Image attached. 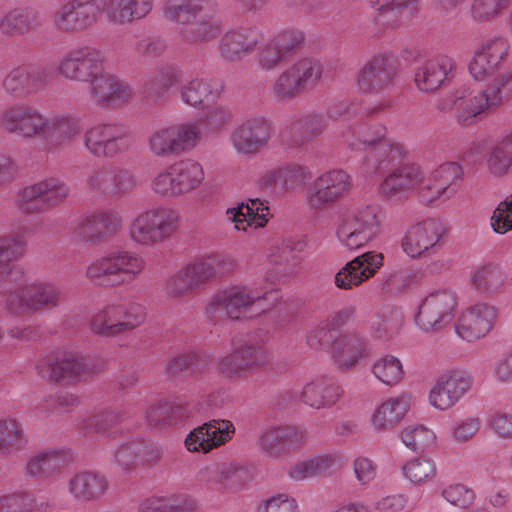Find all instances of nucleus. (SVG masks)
<instances>
[{"instance_id":"393cba45","label":"nucleus","mask_w":512,"mask_h":512,"mask_svg":"<svg viewBox=\"0 0 512 512\" xmlns=\"http://www.w3.org/2000/svg\"><path fill=\"white\" fill-rule=\"evenodd\" d=\"M383 254L368 251L355 257L335 275V285L340 289H350L372 277L383 265Z\"/></svg>"},{"instance_id":"9b49d317","label":"nucleus","mask_w":512,"mask_h":512,"mask_svg":"<svg viewBox=\"0 0 512 512\" xmlns=\"http://www.w3.org/2000/svg\"><path fill=\"white\" fill-rule=\"evenodd\" d=\"M380 223L378 207L367 205L339 226L337 237L347 248L358 249L377 236Z\"/></svg>"},{"instance_id":"5fc2aeb1","label":"nucleus","mask_w":512,"mask_h":512,"mask_svg":"<svg viewBox=\"0 0 512 512\" xmlns=\"http://www.w3.org/2000/svg\"><path fill=\"white\" fill-rule=\"evenodd\" d=\"M408 411V403L403 398L390 399L384 402L373 414L372 423L378 430L394 427Z\"/></svg>"},{"instance_id":"5701e85b","label":"nucleus","mask_w":512,"mask_h":512,"mask_svg":"<svg viewBox=\"0 0 512 512\" xmlns=\"http://www.w3.org/2000/svg\"><path fill=\"white\" fill-rule=\"evenodd\" d=\"M446 230L442 222L430 218L413 225L402 240V247L410 257L421 256L429 249H434Z\"/></svg>"},{"instance_id":"37998d69","label":"nucleus","mask_w":512,"mask_h":512,"mask_svg":"<svg viewBox=\"0 0 512 512\" xmlns=\"http://www.w3.org/2000/svg\"><path fill=\"white\" fill-rule=\"evenodd\" d=\"M371 6H378L376 20L385 26H395L410 20L417 11V0H368Z\"/></svg>"},{"instance_id":"0e129e2a","label":"nucleus","mask_w":512,"mask_h":512,"mask_svg":"<svg viewBox=\"0 0 512 512\" xmlns=\"http://www.w3.org/2000/svg\"><path fill=\"white\" fill-rule=\"evenodd\" d=\"M386 134V128L380 124H361L355 135L358 143H350V147L354 150H365L368 153L375 148L380 142H383V138Z\"/></svg>"},{"instance_id":"052dcab7","label":"nucleus","mask_w":512,"mask_h":512,"mask_svg":"<svg viewBox=\"0 0 512 512\" xmlns=\"http://www.w3.org/2000/svg\"><path fill=\"white\" fill-rule=\"evenodd\" d=\"M206 111L195 124H189L197 130V138L203 133L216 132L224 127L231 119L232 113L222 105L203 107Z\"/></svg>"},{"instance_id":"1a4fd4ad","label":"nucleus","mask_w":512,"mask_h":512,"mask_svg":"<svg viewBox=\"0 0 512 512\" xmlns=\"http://www.w3.org/2000/svg\"><path fill=\"white\" fill-rule=\"evenodd\" d=\"M456 306V297L452 291H433L419 305L415 321L426 332L438 331L452 321Z\"/></svg>"},{"instance_id":"6e6552de","label":"nucleus","mask_w":512,"mask_h":512,"mask_svg":"<svg viewBox=\"0 0 512 512\" xmlns=\"http://www.w3.org/2000/svg\"><path fill=\"white\" fill-rule=\"evenodd\" d=\"M93 361L80 354L67 352L52 361L37 365L38 374L63 385L75 384L94 372Z\"/></svg>"},{"instance_id":"69168bd1","label":"nucleus","mask_w":512,"mask_h":512,"mask_svg":"<svg viewBox=\"0 0 512 512\" xmlns=\"http://www.w3.org/2000/svg\"><path fill=\"white\" fill-rule=\"evenodd\" d=\"M400 438L404 445L415 453L424 452V450L432 445L436 439L433 431L423 425H415L405 428L401 432Z\"/></svg>"},{"instance_id":"72a5a7b5","label":"nucleus","mask_w":512,"mask_h":512,"mask_svg":"<svg viewBox=\"0 0 512 512\" xmlns=\"http://www.w3.org/2000/svg\"><path fill=\"white\" fill-rule=\"evenodd\" d=\"M263 40L264 36L257 27L231 30L222 36L219 51L225 60L235 61L254 51Z\"/></svg>"},{"instance_id":"2f4dec72","label":"nucleus","mask_w":512,"mask_h":512,"mask_svg":"<svg viewBox=\"0 0 512 512\" xmlns=\"http://www.w3.org/2000/svg\"><path fill=\"white\" fill-rule=\"evenodd\" d=\"M305 433L296 426H282L266 431L259 439L264 453L279 457L299 449L305 444Z\"/></svg>"},{"instance_id":"423d86ee","label":"nucleus","mask_w":512,"mask_h":512,"mask_svg":"<svg viewBox=\"0 0 512 512\" xmlns=\"http://www.w3.org/2000/svg\"><path fill=\"white\" fill-rule=\"evenodd\" d=\"M23 235L13 234L0 237V294L21 292L24 286V270L20 265H11L26 252Z\"/></svg>"},{"instance_id":"864d4df0","label":"nucleus","mask_w":512,"mask_h":512,"mask_svg":"<svg viewBox=\"0 0 512 512\" xmlns=\"http://www.w3.org/2000/svg\"><path fill=\"white\" fill-rule=\"evenodd\" d=\"M196 502L188 495H173L171 497H152L143 501L139 506L140 512H192Z\"/></svg>"},{"instance_id":"bf43d9fd","label":"nucleus","mask_w":512,"mask_h":512,"mask_svg":"<svg viewBox=\"0 0 512 512\" xmlns=\"http://www.w3.org/2000/svg\"><path fill=\"white\" fill-rule=\"evenodd\" d=\"M462 175L463 171L458 163H443L432 174L435 193H446V198H450L456 192L457 182L462 179Z\"/></svg>"},{"instance_id":"a18cd8bd","label":"nucleus","mask_w":512,"mask_h":512,"mask_svg":"<svg viewBox=\"0 0 512 512\" xmlns=\"http://www.w3.org/2000/svg\"><path fill=\"white\" fill-rule=\"evenodd\" d=\"M108 482L104 476L94 472H81L69 481V491L78 500L91 501L100 498Z\"/></svg>"},{"instance_id":"680f3d73","label":"nucleus","mask_w":512,"mask_h":512,"mask_svg":"<svg viewBox=\"0 0 512 512\" xmlns=\"http://www.w3.org/2000/svg\"><path fill=\"white\" fill-rule=\"evenodd\" d=\"M472 283L481 294H493L503 286L504 275L498 266L487 265L473 275Z\"/></svg>"},{"instance_id":"603ef678","label":"nucleus","mask_w":512,"mask_h":512,"mask_svg":"<svg viewBox=\"0 0 512 512\" xmlns=\"http://www.w3.org/2000/svg\"><path fill=\"white\" fill-rule=\"evenodd\" d=\"M79 131L78 123L70 117L58 116L51 119L45 118V125L41 136L53 145H62L70 141Z\"/></svg>"},{"instance_id":"58836bf2","label":"nucleus","mask_w":512,"mask_h":512,"mask_svg":"<svg viewBox=\"0 0 512 512\" xmlns=\"http://www.w3.org/2000/svg\"><path fill=\"white\" fill-rule=\"evenodd\" d=\"M342 389L333 377L322 376L307 383L300 394L304 404L315 408L334 405L342 395Z\"/></svg>"},{"instance_id":"338daca9","label":"nucleus","mask_w":512,"mask_h":512,"mask_svg":"<svg viewBox=\"0 0 512 512\" xmlns=\"http://www.w3.org/2000/svg\"><path fill=\"white\" fill-rule=\"evenodd\" d=\"M374 375L383 383L393 385L398 383L403 375V367L398 358L386 355L373 365Z\"/></svg>"},{"instance_id":"f8f14e48","label":"nucleus","mask_w":512,"mask_h":512,"mask_svg":"<svg viewBox=\"0 0 512 512\" xmlns=\"http://www.w3.org/2000/svg\"><path fill=\"white\" fill-rule=\"evenodd\" d=\"M498 93L496 86H488L471 97L469 90L462 88L442 104V109H456L458 122L467 126L486 110L501 104V97Z\"/></svg>"},{"instance_id":"774afa93","label":"nucleus","mask_w":512,"mask_h":512,"mask_svg":"<svg viewBox=\"0 0 512 512\" xmlns=\"http://www.w3.org/2000/svg\"><path fill=\"white\" fill-rule=\"evenodd\" d=\"M221 484L226 488L237 490L251 478L249 469L239 463H220Z\"/></svg>"},{"instance_id":"49530a36","label":"nucleus","mask_w":512,"mask_h":512,"mask_svg":"<svg viewBox=\"0 0 512 512\" xmlns=\"http://www.w3.org/2000/svg\"><path fill=\"white\" fill-rule=\"evenodd\" d=\"M332 355L340 368L347 369L366 357V344L356 335H342L333 340Z\"/></svg>"},{"instance_id":"aec40b11","label":"nucleus","mask_w":512,"mask_h":512,"mask_svg":"<svg viewBox=\"0 0 512 512\" xmlns=\"http://www.w3.org/2000/svg\"><path fill=\"white\" fill-rule=\"evenodd\" d=\"M87 188L99 196H116L133 187L131 173L116 165L99 167L86 179Z\"/></svg>"},{"instance_id":"4468645a","label":"nucleus","mask_w":512,"mask_h":512,"mask_svg":"<svg viewBox=\"0 0 512 512\" xmlns=\"http://www.w3.org/2000/svg\"><path fill=\"white\" fill-rule=\"evenodd\" d=\"M84 145L97 158H115L132 145L127 131L115 124L92 127L84 135Z\"/></svg>"},{"instance_id":"9d476101","label":"nucleus","mask_w":512,"mask_h":512,"mask_svg":"<svg viewBox=\"0 0 512 512\" xmlns=\"http://www.w3.org/2000/svg\"><path fill=\"white\" fill-rule=\"evenodd\" d=\"M178 215L175 211L159 208L139 215L131 224L130 234L134 241L151 244L169 237L176 229Z\"/></svg>"},{"instance_id":"09e8293b","label":"nucleus","mask_w":512,"mask_h":512,"mask_svg":"<svg viewBox=\"0 0 512 512\" xmlns=\"http://www.w3.org/2000/svg\"><path fill=\"white\" fill-rule=\"evenodd\" d=\"M188 417L189 411L185 405L168 401H159L146 411L148 424L158 429L176 425Z\"/></svg>"},{"instance_id":"b1692460","label":"nucleus","mask_w":512,"mask_h":512,"mask_svg":"<svg viewBox=\"0 0 512 512\" xmlns=\"http://www.w3.org/2000/svg\"><path fill=\"white\" fill-rule=\"evenodd\" d=\"M197 130L188 125L171 126L153 134L149 140L151 151L157 156H169L193 147Z\"/></svg>"},{"instance_id":"f03ea898","label":"nucleus","mask_w":512,"mask_h":512,"mask_svg":"<svg viewBox=\"0 0 512 512\" xmlns=\"http://www.w3.org/2000/svg\"><path fill=\"white\" fill-rule=\"evenodd\" d=\"M234 267V260L222 254H212L197 259L179 270L169 280V293L175 296L192 294L217 277L231 273Z\"/></svg>"},{"instance_id":"4d7b16f0","label":"nucleus","mask_w":512,"mask_h":512,"mask_svg":"<svg viewBox=\"0 0 512 512\" xmlns=\"http://www.w3.org/2000/svg\"><path fill=\"white\" fill-rule=\"evenodd\" d=\"M176 73L172 67H163L153 72L143 86V95L148 101L156 102L176 83Z\"/></svg>"},{"instance_id":"6e6d98bb","label":"nucleus","mask_w":512,"mask_h":512,"mask_svg":"<svg viewBox=\"0 0 512 512\" xmlns=\"http://www.w3.org/2000/svg\"><path fill=\"white\" fill-rule=\"evenodd\" d=\"M170 168L179 195L196 188L203 179L201 165L193 160L181 161Z\"/></svg>"},{"instance_id":"f704fd0d","label":"nucleus","mask_w":512,"mask_h":512,"mask_svg":"<svg viewBox=\"0 0 512 512\" xmlns=\"http://www.w3.org/2000/svg\"><path fill=\"white\" fill-rule=\"evenodd\" d=\"M270 137V124L263 118H254L244 122L234 130L231 136L235 148L244 154L258 152Z\"/></svg>"},{"instance_id":"ddd939ff","label":"nucleus","mask_w":512,"mask_h":512,"mask_svg":"<svg viewBox=\"0 0 512 512\" xmlns=\"http://www.w3.org/2000/svg\"><path fill=\"white\" fill-rule=\"evenodd\" d=\"M267 293L259 294L246 287H232L213 296L206 308V315L212 322L220 319H239L241 314L255 302L266 299Z\"/></svg>"},{"instance_id":"c756f323","label":"nucleus","mask_w":512,"mask_h":512,"mask_svg":"<svg viewBox=\"0 0 512 512\" xmlns=\"http://www.w3.org/2000/svg\"><path fill=\"white\" fill-rule=\"evenodd\" d=\"M496 319V308L479 304L468 309L458 318L455 331L462 339L472 342L484 337Z\"/></svg>"},{"instance_id":"6ab92c4d","label":"nucleus","mask_w":512,"mask_h":512,"mask_svg":"<svg viewBox=\"0 0 512 512\" xmlns=\"http://www.w3.org/2000/svg\"><path fill=\"white\" fill-rule=\"evenodd\" d=\"M268 355L260 344H244L219 363L220 371L227 377L246 376L265 366Z\"/></svg>"},{"instance_id":"ea45409f","label":"nucleus","mask_w":512,"mask_h":512,"mask_svg":"<svg viewBox=\"0 0 512 512\" xmlns=\"http://www.w3.org/2000/svg\"><path fill=\"white\" fill-rule=\"evenodd\" d=\"M162 454L159 446L147 440H135L123 444L114 454L116 463L124 470L138 464L156 462Z\"/></svg>"},{"instance_id":"13d9d810","label":"nucleus","mask_w":512,"mask_h":512,"mask_svg":"<svg viewBox=\"0 0 512 512\" xmlns=\"http://www.w3.org/2000/svg\"><path fill=\"white\" fill-rule=\"evenodd\" d=\"M232 220L235 222V228L240 230L241 223L247 222L248 225L254 224L256 227H264L268 221L269 207L258 198L251 199L247 204H241L233 209Z\"/></svg>"},{"instance_id":"20e7f679","label":"nucleus","mask_w":512,"mask_h":512,"mask_svg":"<svg viewBox=\"0 0 512 512\" xmlns=\"http://www.w3.org/2000/svg\"><path fill=\"white\" fill-rule=\"evenodd\" d=\"M322 75L321 63L304 58L283 71L273 85L274 95L280 99H292L316 86Z\"/></svg>"},{"instance_id":"473e14b6","label":"nucleus","mask_w":512,"mask_h":512,"mask_svg":"<svg viewBox=\"0 0 512 512\" xmlns=\"http://www.w3.org/2000/svg\"><path fill=\"white\" fill-rule=\"evenodd\" d=\"M455 62L447 55L425 61L415 71L414 81L424 92L435 91L453 77Z\"/></svg>"},{"instance_id":"8fccbe9b","label":"nucleus","mask_w":512,"mask_h":512,"mask_svg":"<svg viewBox=\"0 0 512 512\" xmlns=\"http://www.w3.org/2000/svg\"><path fill=\"white\" fill-rule=\"evenodd\" d=\"M209 364V357L203 353L191 352L172 358L166 367L170 377H190L202 373Z\"/></svg>"},{"instance_id":"4c0bfd02","label":"nucleus","mask_w":512,"mask_h":512,"mask_svg":"<svg viewBox=\"0 0 512 512\" xmlns=\"http://www.w3.org/2000/svg\"><path fill=\"white\" fill-rule=\"evenodd\" d=\"M44 19L40 11L32 6L10 10L0 20V32L5 36H23L40 28Z\"/></svg>"},{"instance_id":"f3484780","label":"nucleus","mask_w":512,"mask_h":512,"mask_svg":"<svg viewBox=\"0 0 512 512\" xmlns=\"http://www.w3.org/2000/svg\"><path fill=\"white\" fill-rule=\"evenodd\" d=\"M397 58L388 53L375 55L357 75V87L364 94H378L392 84L398 73Z\"/></svg>"},{"instance_id":"4be33fe9","label":"nucleus","mask_w":512,"mask_h":512,"mask_svg":"<svg viewBox=\"0 0 512 512\" xmlns=\"http://www.w3.org/2000/svg\"><path fill=\"white\" fill-rule=\"evenodd\" d=\"M47 78V68L43 64L21 65L5 76L2 87L10 95L23 97L43 88Z\"/></svg>"},{"instance_id":"7c9ffc66","label":"nucleus","mask_w":512,"mask_h":512,"mask_svg":"<svg viewBox=\"0 0 512 512\" xmlns=\"http://www.w3.org/2000/svg\"><path fill=\"white\" fill-rule=\"evenodd\" d=\"M471 384V377L465 372L453 371L444 375L431 389L430 403L440 410L448 409L467 392Z\"/></svg>"},{"instance_id":"a878e982","label":"nucleus","mask_w":512,"mask_h":512,"mask_svg":"<svg viewBox=\"0 0 512 512\" xmlns=\"http://www.w3.org/2000/svg\"><path fill=\"white\" fill-rule=\"evenodd\" d=\"M508 53V44L502 38H494L484 42L474 52L469 63V72L476 80H484L493 76L501 69L502 62Z\"/></svg>"},{"instance_id":"412c9836","label":"nucleus","mask_w":512,"mask_h":512,"mask_svg":"<svg viewBox=\"0 0 512 512\" xmlns=\"http://www.w3.org/2000/svg\"><path fill=\"white\" fill-rule=\"evenodd\" d=\"M235 428L228 420H211L194 428L185 438L189 451L207 453L232 438Z\"/></svg>"},{"instance_id":"79ce46f5","label":"nucleus","mask_w":512,"mask_h":512,"mask_svg":"<svg viewBox=\"0 0 512 512\" xmlns=\"http://www.w3.org/2000/svg\"><path fill=\"white\" fill-rule=\"evenodd\" d=\"M406 152L400 144L380 142L371 150L364 160L367 174H384L401 164Z\"/></svg>"},{"instance_id":"dca6fc26","label":"nucleus","mask_w":512,"mask_h":512,"mask_svg":"<svg viewBox=\"0 0 512 512\" xmlns=\"http://www.w3.org/2000/svg\"><path fill=\"white\" fill-rule=\"evenodd\" d=\"M104 53L91 46L70 50L61 60L59 71L67 79L89 82L103 71Z\"/></svg>"},{"instance_id":"bb28decb","label":"nucleus","mask_w":512,"mask_h":512,"mask_svg":"<svg viewBox=\"0 0 512 512\" xmlns=\"http://www.w3.org/2000/svg\"><path fill=\"white\" fill-rule=\"evenodd\" d=\"M89 82L92 100L102 107H119L132 97L131 87L109 73L102 71Z\"/></svg>"},{"instance_id":"2eb2a0df","label":"nucleus","mask_w":512,"mask_h":512,"mask_svg":"<svg viewBox=\"0 0 512 512\" xmlns=\"http://www.w3.org/2000/svg\"><path fill=\"white\" fill-rule=\"evenodd\" d=\"M61 291L53 285L33 283L24 285L21 292L12 293L7 297L8 309L17 314L52 309L59 305Z\"/></svg>"},{"instance_id":"c03bdc74","label":"nucleus","mask_w":512,"mask_h":512,"mask_svg":"<svg viewBox=\"0 0 512 512\" xmlns=\"http://www.w3.org/2000/svg\"><path fill=\"white\" fill-rule=\"evenodd\" d=\"M71 461V456L64 451L43 452L28 461L26 475L32 478H48L60 473Z\"/></svg>"},{"instance_id":"0eeeda50","label":"nucleus","mask_w":512,"mask_h":512,"mask_svg":"<svg viewBox=\"0 0 512 512\" xmlns=\"http://www.w3.org/2000/svg\"><path fill=\"white\" fill-rule=\"evenodd\" d=\"M69 194L67 185L57 178H48L22 189L17 197L19 209L34 214L62 203Z\"/></svg>"},{"instance_id":"e433bc0d","label":"nucleus","mask_w":512,"mask_h":512,"mask_svg":"<svg viewBox=\"0 0 512 512\" xmlns=\"http://www.w3.org/2000/svg\"><path fill=\"white\" fill-rule=\"evenodd\" d=\"M325 127L324 118L309 114L293 120L282 132L281 141L286 148L302 147L322 134Z\"/></svg>"},{"instance_id":"7ed1b4c3","label":"nucleus","mask_w":512,"mask_h":512,"mask_svg":"<svg viewBox=\"0 0 512 512\" xmlns=\"http://www.w3.org/2000/svg\"><path fill=\"white\" fill-rule=\"evenodd\" d=\"M143 262L130 252L114 248L87 269V275L97 285L115 286L131 281L141 271Z\"/></svg>"},{"instance_id":"c9c22d12","label":"nucleus","mask_w":512,"mask_h":512,"mask_svg":"<svg viewBox=\"0 0 512 512\" xmlns=\"http://www.w3.org/2000/svg\"><path fill=\"white\" fill-rule=\"evenodd\" d=\"M380 185V194L389 200H398L411 191L420 181L421 172L415 164H400L387 171Z\"/></svg>"},{"instance_id":"c85d7f7f","label":"nucleus","mask_w":512,"mask_h":512,"mask_svg":"<svg viewBox=\"0 0 512 512\" xmlns=\"http://www.w3.org/2000/svg\"><path fill=\"white\" fill-rule=\"evenodd\" d=\"M45 118L33 107L15 104L1 116V126L10 133L24 137L41 136Z\"/></svg>"},{"instance_id":"de8ad7c7","label":"nucleus","mask_w":512,"mask_h":512,"mask_svg":"<svg viewBox=\"0 0 512 512\" xmlns=\"http://www.w3.org/2000/svg\"><path fill=\"white\" fill-rule=\"evenodd\" d=\"M181 99L193 107H208L220 96L217 82H205L195 78L181 87Z\"/></svg>"},{"instance_id":"cd10ccee","label":"nucleus","mask_w":512,"mask_h":512,"mask_svg":"<svg viewBox=\"0 0 512 512\" xmlns=\"http://www.w3.org/2000/svg\"><path fill=\"white\" fill-rule=\"evenodd\" d=\"M350 187V176L344 170L328 171L314 182L310 190L309 202L313 208H321L338 200Z\"/></svg>"},{"instance_id":"a211bd4d","label":"nucleus","mask_w":512,"mask_h":512,"mask_svg":"<svg viewBox=\"0 0 512 512\" xmlns=\"http://www.w3.org/2000/svg\"><path fill=\"white\" fill-rule=\"evenodd\" d=\"M105 0H72L54 15V24L62 31L84 30L96 22Z\"/></svg>"},{"instance_id":"a19ab883","label":"nucleus","mask_w":512,"mask_h":512,"mask_svg":"<svg viewBox=\"0 0 512 512\" xmlns=\"http://www.w3.org/2000/svg\"><path fill=\"white\" fill-rule=\"evenodd\" d=\"M118 218L109 212H99L83 219L78 226V236L87 243L96 244L116 233Z\"/></svg>"},{"instance_id":"e2e57ef3","label":"nucleus","mask_w":512,"mask_h":512,"mask_svg":"<svg viewBox=\"0 0 512 512\" xmlns=\"http://www.w3.org/2000/svg\"><path fill=\"white\" fill-rule=\"evenodd\" d=\"M123 414L118 411L107 410L89 417L82 426L85 433L114 434L113 429L122 422Z\"/></svg>"},{"instance_id":"3c124183","label":"nucleus","mask_w":512,"mask_h":512,"mask_svg":"<svg viewBox=\"0 0 512 512\" xmlns=\"http://www.w3.org/2000/svg\"><path fill=\"white\" fill-rule=\"evenodd\" d=\"M151 8V0H110L108 13L113 21L125 23L145 17Z\"/></svg>"},{"instance_id":"39448f33","label":"nucleus","mask_w":512,"mask_h":512,"mask_svg":"<svg viewBox=\"0 0 512 512\" xmlns=\"http://www.w3.org/2000/svg\"><path fill=\"white\" fill-rule=\"evenodd\" d=\"M139 304L108 305L91 320V330L103 336H116L133 330L145 320Z\"/></svg>"},{"instance_id":"f257e3e1","label":"nucleus","mask_w":512,"mask_h":512,"mask_svg":"<svg viewBox=\"0 0 512 512\" xmlns=\"http://www.w3.org/2000/svg\"><path fill=\"white\" fill-rule=\"evenodd\" d=\"M211 0H167L164 14L177 25L181 41L204 44L221 34V23L214 17Z\"/></svg>"}]
</instances>
